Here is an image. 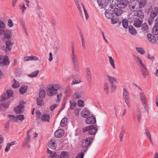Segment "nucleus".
<instances>
[{
    "instance_id": "obj_1",
    "label": "nucleus",
    "mask_w": 158,
    "mask_h": 158,
    "mask_svg": "<svg viewBox=\"0 0 158 158\" xmlns=\"http://www.w3.org/2000/svg\"><path fill=\"white\" fill-rule=\"evenodd\" d=\"M13 93L10 90H7L6 92L4 93L2 95L0 99V110L2 111H5L8 108L10 104L9 101H5L13 96Z\"/></svg>"
},
{
    "instance_id": "obj_2",
    "label": "nucleus",
    "mask_w": 158,
    "mask_h": 158,
    "mask_svg": "<svg viewBox=\"0 0 158 158\" xmlns=\"http://www.w3.org/2000/svg\"><path fill=\"white\" fill-rule=\"evenodd\" d=\"M71 43L72 48L70 53L71 58L72 60L75 69L76 70H78V69L77 67L78 64V56L75 52L74 43L73 42H72Z\"/></svg>"
},
{
    "instance_id": "obj_3",
    "label": "nucleus",
    "mask_w": 158,
    "mask_h": 158,
    "mask_svg": "<svg viewBox=\"0 0 158 158\" xmlns=\"http://www.w3.org/2000/svg\"><path fill=\"white\" fill-rule=\"evenodd\" d=\"M60 88L59 84H53L48 86L46 89L48 95L49 96H52L57 94L58 90Z\"/></svg>"
},
{
    "instance_id": "obj_4",
    "label": "nucleus",
    "mask_w": 158,
    "mask_h": 158,
    "mask_svg": "<svg viewBox=\"0 0 158 158\" xmlns=\"http://www.w3.org/2000/svg\"><path fill=\"white\" fill-rule=\"evenodd\" d=\"M144 1L143 2H140L137 0H131L129 3V8L131 10L134 9L135 8L136 9L138 8H141L144 6Z\"/></svg>"
},
{
    "instance_id": "obj_5",
    "label": "nucleus",
    "mask_w": 158,
    "mask_h": 158,
    "mask_svg": "<svg viewBox=\"0 0 158 158\" xmlns=\"http://www.w3.org/2000/svg\"><path fill=\"white\" fill-rule=\"evenodd\" d=\"M48 153L49 154V158H66L67 156V152H62L60 156L57 155L55 152H52L49 149L47 150Z\"/></svg>"
},
{
    "instance_id": "obj_6",
    "label": "nucleus",
    "mask_w": 158,
    "mask_h": 158,
    "mask_svg": "<svg viewBox=\"0 0 158 158\" xmlns=\"http://www.w3.org/2000/svg\"><path fill=\"white\" fill-rule=\"evenodd\" d=\"M82 130L84 133L88 131L89 134L94 135L97 132L98 129L96 127H94L93 125H91L84 127Z\"/></svg>"
},
{
    "instance_id": "obj_7",
    "label": "nucleus",
    "mask_w": 158,
    "mask_h": 158,
    "mask_svg": "<svg viewBox=\"0 0 158 158\" xmlns=\"http://www.w3.org/2000/svg\"><path fill=\"white\" fill-rule=\"evenodd\" d=\"M25 102L23 101H21L19 102V105L14 109L15 113L18 114H20L23 113L24 110V105Z\"/></svg>"
},
{
    "instance_id": "obj_8",
    "label": "nucleus",
    "mask_w": 158,
    "mask_h": 158,
    "mask_svg": "<svg viewBox=\"0 0 158 158\" xmlns=\"http://www.w3.org/2000/svg\"><path fill=\"white\" fill-rule=\"evenodd\" d=\"M139 13L137 11L134 10L132 11L129 16V18L131 22L136 21L139 19Z\"/></svg>"
},
{
    "instance_id": "obj_9",
    "label": "nucleus",
    "mask_w": 158,
    "mask_h": 158,
    "mask_svg": "<svg viewBox=\"0 0 158 158\" xmlns=\"http://www.w3.org/2000/svg\"><path fill=\"white\" fill-rule=\"evenodd\" d=\"M10 61L9 57L6 55L4 57L0 56V65L1 66H7L10 64Z\"/></svg>"
},
{
    "instance_id": "obj_10",
    "label": "nucleus",
    "mask_w": 158,
    "mask_h": 158,
    "mask_svg": "<svg viewBox=\"0 0 158 158\" xmlns=\"http://www.w3.org/2000/svg\"><path fill=\"white\" fill-rule=\"evenodd\" d=\"M84 95V91L82 89L77 90L74 94L73 95V98L75 99H78L81 98Z\"/></svg>"
},
{
    "instance_id": "obj_11",
    "label": "nucleus",
    "mask_w": 158,
    "mask_h": 158,
    "mask_svg": "<svg viewBox=\"0 0 158 158\" xmlns=\"http://www.w3.org/2000/svg\"><path fill=\"white\" fill-rule=\"evenodd\" d=\"M117 6L119 7L124 8L127 6L128 2L127 0H118L117 1Z\"/></svg>"
},
{
    "instance_id": "obj_12",
    "label": "nucleus",
    "mask_w": 158,
    "mask_h": 158,
    "mask_svg": "<svg viewBox=\"0 0 158 158\" xmlns=\"http://www.w3.org/2000/svg\"><path fill=\"white\" fill-rule=\"evenodd\" d=\"M105 15L106 17L109 19H111L114 16V14L113 9L112 7H110V8L106 10Z\"/></svg>"
},
{
    "instance_id": "obj_13",
    "label": "nucleus",
    "mask_w": 158,
    "mask_h": 158,
    "mask_svg": "<svg viewBox=\"0 0 158 158\" xmlns=\"http://www.w3.org/2000/svg\"><path fill=\"white\" fill-rule=\"evenodd\" d=\"M158 14V8L154 6L151 10L150 17L152 19H154Z\"/></svg>"
},
{
    "instance_id": "obj_14",
    "label": "nucleus",
    "mask_w": 158,
    "mask_h": 158,
    "mask_svg": "<svg viewBox=\"0 0 158 158\" xmlns=\"http://www.w3.org/2000/svg\"><path fill=\"white\" fill-rule=\"evenodd\" d=\"M31 131V129H30L29 131H27V136L24 139V141L23 143L22 146L23 147H25L30 140L31 136L29 135V133Z\"/></svg>"
},
{
    "instance_id": "obj_15",
    "label": "nucleus",
    "mask_w": 158,
    "mask_h": 158,
    "mask_svg": "<svg viewBox=\"0 0 158 158\" xmlns=\"http://www.w3.org/2000/svg\"><path fill=\"white\" fill-rule=\"evenodd\" d=\"M98 4L101 8L106 7L108 4L109 0H98Z\"/></svg>"
},
{
    "instance_id": "obj_16",
    "label": "nucleus",
    "mask_w": 158,
    "mask_h": 158,
    "mask_svg": "<svg viewBox=\"0 0 158 158\" xmlns=\"http://www.w3.org/2000/svg\"><path fill=\"white\" fill-rule=\"evenodd\" d=\"M91 139L88 137L84 139L82 143L81 147L83 148H87L90 144Z\"/></svg>"
},
{
    "instance_id": "obj_17",
    "label": "nucleus",
    "mask_w": 158,
    "mask_h": 158,
    "mask_svg": "<svg viewBox=\"0 0 158 158\" xmlns=\"http://www.w3.org/2000/svg\"><path fill=\"white\" fill-rule=\"evenodd\" d=\"M48 145L50 148L52 149H55L57 146L56 143V141L53 139L50 140Z\"/></svg>"
},
{
    "instance_id": "obj_18",
    "label": "nucleus",
    "mask_w": 158,
    "mask_h": 158,
    "mask_svg": "<svg viewBox=\"0 0 158 158\" xmlns=\"http://www.w3.org/2000/svg\"><path fill=\"white\" fill-rule=\"evenodd\" d=\"M86 122L87 124H90L94 123L96 120L94 116L88 117L86 119Z\"/></svg>"
},
{
    "instance_id": "obj_19",
    "label": "nucleus",
    "mask_w": 158,
    "mask_h": 158,
    "mask_svg": "<svg viewBox=\"0 0 158 158\" xmlns=\"http://www.w3.org/2000/svg\"><path fill=\"white\" fill-rule=\"evenodd\" d=\"M64 131L62 129H60L55 132V135L57 138L61 137L64 135Z\"/></svg>"
},
{
    "instance_id": "obj_20",
    "label": "nucleus",
    "mask_w": 158,
    "mask_h": 158,
    "mask_svg": "<svg viewBox=\"0 0 158 158\" xmlns=\"http://www.w3.org/2000/svg\"><path fill=\"white\" fill-rule=\"evenodd\" d=\"M86 78L88 81L90 82L92 80V75L90 72V69L88 67L86 69Z\"/></svg>"
},
{
    "instance_id": "obj_21",
    "label": "nucleus",
    "mask_w": 158,
    "mask_h": 158,
    "mask_svg": "<svg viewBox=\"0 0 158 158\" xmlns=\"http://www.w3.org/2000/svg\"><path fill=\"white\" fill-rule=\"evenodd\" d=\"M81 114L82 117L86 118L89 115L90 112L89 110L87 109H85L82 110L81 113Z\"/></svg>"
},
{
    "instance_id": "obj_22",
    "label": "nucleus",
    "mask_w": 158,
    "mask_h": 158,
    "mask_svg": "<svg viewBox=\"0 0 158 158\" xmlns=\"http://www.w3.org/2000/svg\"><path fill=\"white\" fill-rule=\"evenodd\" d=\"M114 15H115L117 16H120L123 13L122 10L117 8H115L113 9Z\"/></svg>"
},
{
    "instance_id": "obj_23",
    "label": "nucleus",
    "mask_w": 158,
    "mask_h": 158,
    "mask_svg": "<svg viewBox=\"0 0 158 158\" xmlns=\"http://www.w3.org/2000/svg\"><path fill=\"white\" fill-rule=\"evenodd\" d=\"M142 74L144 78H145L148 74V71L146 68L145 66L144 65L143 66H139Z\"/></svg>"
},
{
    "instance_id": "obj_24",
    "label": "nucleus",
    "mask_w": 158,
    "mask_h": 158,
    "mask_svg": "<svg viewBox=\"0 0 158 158\" xmlns=\"http://www.w3.org/2000/svg\"><path fill=\"white\" fill-rule=\"evenodd\" d=\"M148 39L150 42L153 44H155L156 40L155 37L152 34H148L147 35Z\"/></svg>"
},
{
    "instance_id": "obj_25",
    "label": "nucleus",
    "mask_w": 158,
    "mask_h": 158,
    "mask_svg": "<svg viewBox=\"0 0 158 158\" xmlns=\"http://www.w3.org/2000/svg\"><path fill=\"white\" fill-rule=\"evenodd\" d=\"M134 60L138 64V65L139 66H143L144 64L142 62L141 59L138 56H135L134 58Z\"/></svg>"
},
{
    "instance_id": "obj_26",
    "label": "nucleus",
    "mask_w": 158,
    "mask_h": 158,
    "mask_svg": "<svg viewBox=\"0 0 158 158\" xmlns=\"http://www.w3.org/2000/svg\"><path fill=\"white\" fill-rule=\"evenodd\" d=\"M152 33L154 35L158 34V22L156 23L152 28Z\"/></svg>"
},
{
    "instance_id": "obj_27",
    "label": "nucleus",
    "mask_w": 158,
    "mask_h": 158,
    "mask_svg": "<svg viewBox=\"0 0 158 158\" xmlns=\"http://www.w3.org/2000/svg\"><path fill=\"white\" fill-rule=\"evenodd\" d=\"M121 129V130L120 131L119 134V137L120 138V141L122 142L123 141V137L125 133V128L124 127H122Z\"/></svg>"
},
{
    "instance_id": "obj_28",
    "label": "nucleus",
    "mask_w": 158,
    "mask_h": 158,
    "mask_svg": "<svg viewBox=\"0 0 158 158\" xmlns=\"http://www.w3.org/2000/svg\"><path fill=\"white\" fill-rule=\"evenodd\" d=\"M123 96L124 100L130 99L129 93L125 88H123Z\"/></svg>"
},
{
    "instance_id": "obj_29",
    "label": "nucleus",
    "mask_w": 158,
    "mask_h": 158,
    "mask_svg": "<svg viewBox=\"0 0 158 158\" xmlns=\"http://www.w3.org/2000/svg\"><path fill=\"white\" fill-rule=\"evenodd\" d=\"M7 117L10 118V120H8V121H10V122H11L14 123L18 122L16 116H15L13 115L9 114L8 115Z\"/></svg>"
},
{
    "instance_id": "obj_30",
    "label": "nucleus",
    "mask_w": 158,
    "mask_h": 158,
    "mask_svg": "<svg viewBox=\"0 0 158 158\" xmlns=\"http://www.w3.org/2000/svg\"><path fill=\"white\" fill-rule=\"evenodd\" d=\"M16 144V142L15 141L12 142L10 143H8L6 144V146L5 149V151L6 152H8L9 150L10 147L11 146Z\"/></svg>"
},
{
    "instance_id": "obj_31",
    "label": "nucleus",
    "mask_w": 158,
    "mask_h": 158,
    "mask_svg": "<svg viewBox=\"0 0 158 158\" xmlns=\"http://www.w3.org/2000/svg\"><path fill=\"white\" fill-rule=\"evenodd\" d=\"M6 49L7 50L10 51L12 48V46L13 43L10 40L6 41Z\"/></svg>"
},
{
    "instance_id": "obj_32",
    "label": "nucleus",
    "mask_w": 158,
    "mask_h": 158,
    "mask_svg": "<svg viewBox=\"0 0 158 158\" xmlns=\"http://www.w3.org/2000/svg\"><path fill=\"white\" fill-rule=\"evenodd\" d=\"M139 97L142 103L143 102H144L147 101L146 96L143 92H141L139 93Z\"/></svg>"
},
{
    "instance_id": "obj_33",
    "label": "nucleus",
    "mask_w": 158,
    "mask_h": 158,
    "mask_svg": "<svg viewBox=\"0 0 158 158\" xmlns=\"http://www.w3.org/2000/svg\"><path fill=\"white\" fill-rule=\"evenodd\" d=\"M50 115L47 114L42 115L41 117V119L43 121H49Z\"/></svg>"
},
{
    "instance_id": "obj_34",
    "label": "nucleus",
    "mask_w": 158,
    "mask_h": 158,
    "mask_svg": "<svg viewBox=\"0 0 158 158\" xmlns=\"http://www.w3.org/2000/svg\"><path fill=\"white\" fill-rule=\"evenodd\" d=\"M45 94L46 92L44 90H40L39 94V98H44L45 97Z\"/></svg>"
},
{
    "instance_id": "obj_35",
    "label": "nucleus",
    "mask_w": 158,
    "mask_h": 158,
    "mask_svg": "<svg viewBox=\"0 0 158 158\" xmlns=\"http://www.w3.org/2000/svg\"><path fill=\"white\" fill-rule=\"evenodd\" d=\"M134 22V26L136 27H139L141 26L142 23V21L139 19H138L136 21L133 22Z\"/></svg>"
},
{
    "instance_id": "obj_36",
    "label": "nucleus",
    "mask_w": 158,
    "mask_h": 158,
    "mask_svg": "<svg viewBox=\"0 0 158 158\" xmlns=\"http://www.w3.org/2000/svg\"><path fill=\"white\" fill-rule=\"evenodd\" d=\"M129 31L130 33L134 35L136 34L137 31L132 26L129 27Z\"/></svg>"
},
{
    "instance_id": "obj_37",
    "label": "nucleus",
    "mask_w": 158,
    "mask_h": 158,
    "mask_svg": "<svg viewBox=\"0 0 158 158\" xmlns=\"http://www.w3.org/2000/svg\"><path fill=\"white\" fill-rule=\"evenodd\" d=\"M27 87L26 86H21L19 89V91L20 94H23L26 91Z\"/></svg>"
},
{
    "instance_id": "obj_38",
    "label": "nucleus",
    "mask_w": 158,
    "mask_h": 158,
    "mask_svg": "<svg viewBox=\"0 0 158 158\" xmlns=\"http://www.w3.org/2000/svg\"><path fill=\"white\" fill-rule=\"evenodd\" d=\"M75 2V3L77 8H78V9L79 11V12L80 13V14L81 16H82L81 9V7L80 4V3H79V1L77 0ZM82 17L83 18V17L82 16Z\"/></svg>"
},
{
    "instance_id": "obj_39",
    "label": "nucleus",
    "mask_w": 158,
    "mask_h": 158,
    "mask_svg": "<svg viewBox=\"0 0 158 158\" xmlns=\"http://www.w3.org/2000/svg\"><path fill=\"white\" fill-rule=\"evenodd\" d=\"M111 23L112 24H115L117 23L119 21V19L118 17H114V16L111 19Z\"/></svg>"
},
{
    "instance_id": "obj_40",
    "label": "nucleus",
    "mask_w": 158,
    "mask_h": 158,
    "mask_svg": "<svg viewBox=\"0 0 158 158\" xmlns=\"http://www.w3.org/2000/svg\"><path fill=\"white\" fill-rule=\"evenodd\" d=\"M36 102L37 105L39 106H42L44 105V101L43 98H38L36 99Z\"/></svg>"
},
{
    "instance_id": "obj_41",
    "label": "nucleus",
    "mask_w": 158,
    "mask_h": 158,
    "mask_svg": "<svg viewBox=\"0 0 158 158\" xmlns=\"http://www.w3.org/2000/svg\"><path fill=\"white\" fill-rule=\"evenodd\" d=\"M39 73V71L38 70H36L34 72H32L31 74L28 75V76L31 77H36L38 75V73Z\"/></svg>"
},
{
    "instance_id": "obj_42",
    "label": "nucleus",
    "mask_w": 158,
    "mask_h": 158,
    "mask_svg": "<svg viewBox=\"0 0 158 158\" xmlns=\"http://www.w3.org/2000/svg\"><path fill=\"white\" fill-rule=\"evenodd\" d=\"M107 78L111 84H115L116 82V79L110 76H108Z\"/></svg>"
},
{
    "instance_id": "obj_43",
    "label": "nucleus",
    "mask_w": 158,
    "mask_h": 158,
    "mask_svg": "<svg viewBox=\"0 0 158 158\" xmlns=\"http://www.w3.org/2000/svg\"><path fill=\"white\" fill-rule=\"evenodd\" d=\"M108 57L109 58V61L110 63V65L113 69H115V67L114 60L111 56H109Z\"/></svg>"
},
{
    "instance_id": "obj_44",
    "label": "nucleus",
    "mask_w": 158,
    "mask_h": 158,
    "mask_svg": "<svg viewBox=\"0 0 158 158\" xmlns=\"http://www.w3.org/2000/svg\"><path fill=\"white\" fill-rule=\"evenodd\" d=\"M142 105L144 107L145 110L147 112H148L149 107L148 104L147 102H144L142 103Z\"/></svg>"
},
{
    "instance_id": "obj_45",
    "label": "nucleus",
    "mask_w": 158,
    "mask_h": 158,
    "mask_svg": "<svg viewBox=\"0 0 158 158\" xmlns=\"http://www.w3.org/2000/svg\"><path fill=\"white\" fill-rule=\"evenodd\" d=\"M148 25L146 23H144L142 25V30L144 32L148 31Z\"/></svg>"
},
{
    "instance_id": "obj_46",
    "label": "nucleus",
    "mask_w": 158,
    "mask_h": 158,
    "mask_svg": "<svg viewBox=\"0 0 158 158\" xmlns=\"http://www.w3.org/2000/svg\"><path fill=\"white\" fill-rule=\"evenodd\" d=\"M10 124V121H7L4 126V130L5 131H9Z\"/></svg>"
},
{
    "instance_id": "obj_47",
    "label": "nucleus",
    "mask_w": 158,
    "mask_h": 158,
    "mask_svg": "<svg viewBox=\"0 0 158 158\" xmlns=\"http://www.w3.org/2000/svg\"><path fill=\"white\" fill-rule=\"evenodd\" d=\"M68 121V118H64L61 120L60 123V125L62 127H64L66 125V123Z\"/></svg>"
},
{
    "instance_id": "obj_48",
    "label": "nucleus",
    "mask_w": 158,
    "mask_h": 158,
    "mask_svg": "<svg viewBox=\"0 0 158 158\" xmlns=\"http://www.w3.org/2000/svg\"><path fill=\"white\" fill-rule=\"evenodd\" d=\"M6 26L0 27V35H3L5 34L6 30L5 29Z\"/></svg>"
},
{
    "instance_id": "obj_49",
    "label": "nucleus",
    "mask_w": 158,
    "mask_h": 158,
    "mask_svg": "<svg viewBox=\"0 0 158 158\" xmlns=\"http://www.w3.org/2000/svg\"><path fill=\"white\" fill-rule=\"evenodd\" d=\"M14 83L12 85V87L14 88H17L19 87L20 86L19 83L17 81L15 80L14 79Z\"/></svg>"
},
{
    "instance_id": "obj_50",
    "label": "nucleus",
    "mask_w": 158,
    "mask_h": 158,
    "mask_svg": "<svg viewBox=\"0 0 158 158\" xmlns=\"http://www.w3.org/2000/svg\"><path fill=\"white\" fill-rule=\"evenodd\" d=\"M122 25L125 28H127L128 27V21L126 19H124L122 21Z\"/></svg>"
},
{
    "instance_id": "obj_51",
    "label": "nucleus",
    "mask_w": 158,
    "mask_h": 158,
    "mask_svg": "<svg viewBox=\"0 0 158 158\" xmlns=\"http://www.w3.org/2000/svg\"><path fill=\"white\" fill-rule=\"evenodd\" d=\"M69 102L70 104V109L71 110L73 109L77 104L76 102L75 101H70Z\"/></svg>"
},
{
    "instance_id": "obj_52",
    "label": "nucleus",
    "mask_w": 158,
    "mask_h": 158,
    "mask_svg": "<svg viewBox=\"0 0 158 158\" xmlns=\"http://www.w3.org/2000/svg\"><path fill=\"white\" fill-rule=\"evenodd\" d=\"M136 50L141 53V54H143L145 53V50L142 48L136 47Z\"/></svg>"
},
{
    "instance_id": "obj_53",
    "label": "nucleus",
    "mask_w": 158,
    "mask_h": 158,
    "mask_svg": "<svg viewBox=\"0 0 158 158\" xmlns=\"http://www.w3.org/2000/svg\"><path fill=\"white\" fill-rule=\"evenodd\" d=\"M81 4V5L82 6V8H83L84 11V13H85V15L86 19H88V17H89V15H88V13H87V11L86 9L85 8L83 4L82 3Z\"/></svg>"
},
{
    "instance_id": "obj_54",
    "label": "nucleus",
    "mask_w": 158,
    "mask_h": 158,
    "mask_svg": "<svg viewBox=\"0 0 158 158\" xmlns=\"http://www.w3.org/2000/svg\"><path fill=\"white\" fill-rule=\"evenodd\" d=\"M78 105L79 107H82L84 106V102L81 99H79L78 101Z\"/></svg>"
},
{
    "instance_id": "obj_55",
    "label": "nucleus",
    "mask_w": 158,
    "mask_h": 158,
    "mask_svg": "<svg viewBox=\"0 0 158 158\" xmlns=\"http://www.w3.org/2000/svg\"><path fill=\"white\" fill-rule=\"evenodd\" d=\"M141 117V114L140 111L139 110L137 111V117L138 122H140Z\"/></svg>"
},
{
    "instance_id": "obj_56",
    "label": "nucleus",
    "mask_w": 158,
    "mask_h": 158,
    "mask_svg": "<svg viewBox=\"0 0 158 158\" xmlns=\"http://www.w3.org/2000/svg\"><path fill=\"white\" fill-rule=\"evenodd\" d=\"M104 89L107 94L108 93L109 87L108 83L106 82L104 84Z\"/></svg>"
},
{
    "instance_id": "obj_57",
    "label": "nucleus",
    "mask_w": 158,
    "mask_h": 158,
    "mask_svg": "<svg viewBox=\"0 0 158 158\" xmlns=\"http://www.w3.org/2000/svg\"><path fill=\"white\" fill-rule=\"evenodd\" d=\"M16 117L17 118V120L18 119H19L20 120L23 121L24 119L23 115H17L16 116Z\"/></svg>"
},
{
    "instance_id": "obj_58",
    "label": "nucleus",
    "mask_w": 158,
    "mask_h": 158,
    "mask_svg": "<svg viewBox=\"0 0 158 158\" xmlns=\"http://www.w3.org/2000/svg\"><path fill=\"white\" fill-rule=\"evenodd\" d=\"M22 26L25 33L27 35H28L27 31V30L26 27L24 22H23L22 23Z\"/></svg>"
},
{
    "instance_id": "obj_59",
    "label": "nucleus",
    "mask_w": 158,
    "mask_h": 158,
    "mask_svg": "<svg viewBox=\"0 0 158 158\" xmlns=\"http://www.w3.org/2000/svg\"><path fill=\"white\" fill-rule=\"evenodd\" d=\"M19 7L20 8V9L21 10L22 13L23 14H24V10L26 9V7H25L24 4L20 5L19 6Z\"/></svg>"
},
{
    "instance_id": "obj_60",
    "label": "nucleus",
    "mask_w": 158,
    "mask_h": 158,
    "mask_svg": "<svg viewBox=\"0 0 158 158\" xmlns=\"http://www.w3.org/2000/svg\"><path fill=\"white\" fill-rule=\"evenodd\" d=\"M83 157L84 153L83 152H81L78 154L76 158H83Z\"/></svg>"
},
{
    "instance_id": "obj_61",
    "label": "nucleus",
    "mask_w": 158,
    "mask_h": 158,
    "mask_svg": "<svg viewBox=\"0 0 158 158\" xmlns=\"http://www.w3.org/2000/svg\"><path fill=\"white\" fill-rule=\"evenodd\" d=\"M8 25L10 27H12L13 25V23L11 19H9L8 21Z\"/></svg>"
},
{
    "instance_id": "obj_62",
    "label": "nucleus",
    "mask_w": 158,
    "mask_h": 158,
    "mask_svg": "<svg viewBox=\"0 0 158 158\" xmlns=\"http://www.w3.org/2000/svg\"><path fill=\"white\" fill-rule=\"evenodd\" d=\"M62 96V93H60L58 94L57 95V100L56 101V102L60 101L61 100V98Z\"/></svg>"
},
{
    "instance_id": "obj_63",
    "label": "nucleus",
    "mask_w": 158,
    "mask_h": 158,
    "mask_svg": "<svg viewBox=\"0 0 158 158\" xmlns=\"http://www.w3.org/2000/svg\"><path fill=\"white\" fill-rule=\"evenodd\" d=\"M145 133L148 138H150L151 137L150 132L147 129H145Z\"/></svg>"
},
{
    "instance_id": "obj_64",
    "label": "nucleus",
    "mask_w": 158,
    "mask_h": 158,
    "mask_svg": "<svg viewBox=\"0 0 158 158\" xmlns=\"http://www.w3.org/2000/svg\"><path fill=\"white\" fill-rule=\"evenodd\" d=\"M71 89L69 86H67L65 89V92L66 93H69L71 92Z\"/></svg>"
}]
</instances>
